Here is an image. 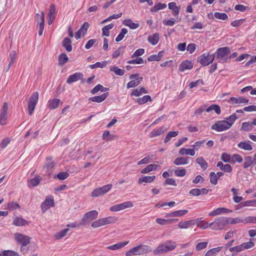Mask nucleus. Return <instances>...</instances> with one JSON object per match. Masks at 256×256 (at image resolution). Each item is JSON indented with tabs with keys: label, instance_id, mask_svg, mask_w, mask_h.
<instances>
[{
	"label": "nucleus",
	"instance_id": "nucleus-50",
	"mask_svg": "<svg viewBox=\"0 0 256 256\" xmlns=\"http://www.w3.org/2000/svg\"><path fill=\"white\" fill-rule=\"evenodd\" d=\"M254 160L251 156H247L244 158V168H247L248 167L252 166L254 164Z\"/></svg>",
	"mask_w": 256,
	"mask_h": 256
},
{
	"label": "nucleus",
	"instance_id": "nucleus-9",
	"mask_svg": "<svg viewBox=\"0 0 256 256\" xmlns=\"http://www.w3.org/2000/svg\"><path fill=\"white\" fill-rule=\"evenodd\" d=\"M112 184H108L101 188H96L92 192L91 196L95 198L102 196L108 192L112 189Z\"/></svg>",
	"mask_w": 256,
	"mask_h": 256
},
{
	"label": "nucleus",
	"instance_id": "nucleus-20",
	"mask_svg": "<svg viewBox=\"0 0 256 256\" xmlns=\"http://www.w3.org/2000/svg\"><path fill=\"white\" fill-rule=\"evenodd\" d=\"M232 210L225 208H218L212 212H210L209 214V216H216L222 214H226L232 212Z\"/></svg>",
	"mask_w": 256,
	"mask_h": 256
},
{
	"label": "nucleus",
	"instance_id": "nucleus-52",
	"mask_svg": "<svg viewBox=\"0 0 256 256\" xmlns=\"http://www.w3.org/2000/svg\"><path fill=\"white\" fill-rule=\"evenodd\" d=\"M238 118V117L236 116L235 114H233L228 118H226V120H225V122H226V123L228 124L229 125V127L230 128L234 122L236 121V120Z\"/></svg>",
	"mask_w": 256,
	"mask_h": 256
},
{
	"label": "nucleus",
	"instance_id": "nucleus-18",
	"mask_svg": "<svg viewBox=\"0 0 256 256\" xmlns=\"http://www.w3.org/2000/svg\"><path fill=\"white\" fill-rule=\"evenodd\" d=\"M84 74L82 72H76L70 75L66 80V82L68 84L82 80Z\"/></svg>",
	"mask_w": 256,
	"mask_h": 256
},
{
	"label": "nucleus",
	"instance_id": "nucleus-33",
	"mask_svg": "<svg viewBox=\"0 0 256 256\" xmlns=\"http://www.w3.org/2000/svg\"><path fill=\"white\" fill-rule=\"evenodd\" d=\"M158 167H160V166H158L157 164H150L148 165L144 168L142 169L141 170L140 172L142 174H147L152 171L156 170Z\"/></svg>",
	"mask_w": 256,
	"mask_h": 256
},
{
	"label": "nucleus",
	"instance_id": "nucleus-40",
	"mask_svg": "<svg viewBox=\"0 0 256 256\" xmlns=\"http://www.w3.org/2000/svg\"><path fill=\"white\" fill-rule=\"evenodd\" d=\"M13 224L16 226H24L28 224V222L22 218H16L13 220Z\"/></svg>",
	"mask_w": 256,
	"mask_h": 256
},
{
	"label": "nucleus",
	"instance_id": "nucleus-27",
	"mask_svg": "<svg viewBox=\"0 0 256 256\" xmlns=\"http://www.w3.org/2000/svg\"><path fill=\"white\" fill-rule=\"evenodd\" d=\"M193 65L190 61L183 62L179 66V70L181 72H184L186 70H190L192 68Z\"/></svg>",
	"mask_w": 256,
	"mask_h": 256
},
{
	"label": "nucleus",
	"instance_id": "nucleus-36",
	"mask_svg": "<svg viewBox=\"0 0 256 256\" xmlns=\"http://www.w3.org/2000/svg\"><path fill=\"white\" fill-rule=\"evenodd\" d=\"M60 102V100L58 98L50 100L48 102V107L50 109H55L58 108Z\"/></svg>",
	"mask_w": 256,
	"mask_h": 256
},
{
	"label": "nucleus",
	"instance_id": "nucleus-13",
	"mask_svg": "<svg viewBox=\"0 0 256 256\" xmlns=\"http://www.w3.org/2000/svg\"><path fill=\"white\" fill-rule=\"evenodd\" d=\"M134 204L132 202H125L120 204H116L110 208L112 212H118L127 208H132Z\"/></svg>",
	"mask_w": 256,
	"mask_h": 256
},
{
	"label": "nucleus",
	"instance_id": "nucleus-6",
	"mask_svg": "<svg viewBox=\"0 0 256 256\" xmlns=\"http://www.w3.org/2000/svg\"><path fill=\"white\" fill-rule=\"evenodd\" d=\"M230 49L228 47L219 48L216 52V58L221 63L226 62L228 60Z\"/></svg>",
	"mask_w": 256,
	"mask_h": 256
},
{
	"label": "nucleus",
	"instance_id": "nucleus-11",
	"mask_svg": "<svg viewBox=\"0 0 256 256\" xmlns=\"http://www.w3.org/2000/svg\"><path fill=\"white\" fill-rule=\"evenodd\" d=\"M130 78L132 80L127 84V88H134L138 86L142 80L143 78L139 76V74H132L130 76Z\"/></svg>",
	"mask_w": 256,
	"mask_h": 256
},
{
	"label": "nucleus",
	"instance_id": "nucleus-5",
	"mask_svg": "<svg viewBox=\"0 0 256 256\" xmlns=\"http://www.w3.org/2000/svg\"><path fill=\"white\" fill-rule=\"evenodd\" d=\"M228 224V219L226 217H220L215 220L214 222L210 224V228L214 230H222Z\"/></svg>",
	"mask_w": 256,
	"mask_h": 256
},
{
	"label": "nucleus",
	"instance_id": "nucleus-16",
	"mask_svg": "<svg viewBox=\"0 0 256 256\" xmlns=\"http://www.w3.org/2000/svg\"><path fill=\"white\" fill-rule=\"evenodd\" d=\"M54 205V200L53 198H46L44 201L41 204L42 210L43 212H46L51 206Z\"/></svg>",
	"mask_w": 256,
	"mask_h": 256
},
{
	"label": "nucleus",
	"instance_id": "nucleus-8",
	"mask_svg": "<svg viewBox=\"0 0 256 256\" xmlns=\"http://www.w3.org/2000/svg\"><path fill=\"white\" fill-rule=\"evenodd\" d=\"M38 92H34L30 97L28 102V112L30 115H32L35 109L38 100Z\"/></svg>",
	"mask_w": 256,
	"mask_h": 256
},
{
	"label": "nucleus",
	"instance_id": "nucleus-14",
	"mask_svg": "<svg viewBox=\"0 0 256 256\" xmlns=\"http://www.w3.org/2000/svg\"><path fill=\"white\" fill-rule=\"evenodd\" d=\"M228 124L226 123L225 120L217 121L215 124L212 125L211 127L212 130H215L218 132H222L229 129Z\"/></svg>",
	"mask_w": 256,
	"mask_h": 256
},
{
	"label": "nucleus",
	"instance_id": "nucleus-39",
	"mask_svg": "<svg viewBox=\"0 0 256 256\" xmlns=\"http://www.w3.org/2000/svg\"><path fill=\"white\" fill-rule=\"evenodd\" d=\"M238 147L241 149L244 150H251L252 149V147L248 142H240L238 145Z\"/></svg>",
	"mask_w": 256,
	"mask_h": 256
},
{
	"label": "nucleus",
	"instance_id": "nucleus-28",
	"mask_svg": "<svg viewBox=\"0 0 256 256\" xmlns=\"http://www.w3.org/2000/svg\"><path fill=\"white\" fill-rule=\"evenodd\" d=\"M54 166V164L53 162L50 159H47V162L46 164L44 167V170H45L46 174L50 175L52 171V169L53 168Z\"/></svg>",
	"mask_w": 256,
	"mask_h": 256
},
{
	"label": "nucleus",
	"instance_id": "nucleus-24",
	"mask_svg": "<svg viewBox=\"0 0 256 256\" xmlns=\"http://www.w3.org/2000/svg\"><path fill=\"white\" fill-rule=\"evenodd\" d=\"M108 95V93L106 92L100 96L90 97L88 98V100L92 102H101L106 100Z\"/></svg>",
	"mask_w": 256,
	"mask_h": 256
},
{
	"label": "nucleus",
	"instance_id": "nucleus-41",
	"mask_svg": "<svg viewBox=\"0 0 256 256\" xmlns=\"http://www.w3.org/2000/svg\"><path fill=\"white\" fill-rule=\"evenodd\" d=\"M72 41L70 38H66L63 40V46L66 48V50L70 52L72 50V46L71 45Z\"/></svg>",
	"mask_w": 256,
	"mask_h": 256
},
{
	"label": "nucleus",
	"instance_id": "nucleus-44",
	"mask_svg": "<svg viewBox=\"0 0 256 256\" xmlns=\"http://www.w3.org/2000/svg\"><path fill=\"white\" fill-rule=\"evenodd\" d=\"M123 24L132 29H136L140 26L138 24L133 22L132 20L129 19L125 20Z\"/></svg>",
	"mask_w": 256,
	"mask_h": 256
},
{
	"label": "nucleus",
	"instance_id": "nucleus-60",
	"mask_svg": "<svg viewBox=\"0 0 256 256\" xmlns=\"http://www.w3.org/2000/svg\"><path fill=\"white\" fill-rule=\"evenodd\" d=\"M68 60L66 54H62L58 57L59 64L61 66L64 65Z\"/></svg>",
	"mask_w": 256,
	"mask_h": 256
},
{
	"label": "nucleus",
	"instance_id": "nucleus-35",
	"mask_svg": "<svg viewBox=\"0 0 256 256\" xmlns=\"http://www.w3.org/2000/svg\"><path fill=\"white\" fill-rule=\"evenodd\" d=\"M178 154L180 155L186 154L194 156L195 155L196 152L194 149L182 148L180 150Z\"/></svg>",
	"mask_w": 256,
	"mask_h": 256
},
{
	"label": "nucleus",
	"instance_id": "nucleus-54",
	"mask_svg": "<svg viewBox=\"0 0 256 256\" xmlns=\"http://www.w3.org/2000/svg\"><path fill=\"white\" fill-rule=\"evenodd\" d=\"M222 248V247L218 246L208 250L204 256H214Z\"/></svg>",
	"mask_w": 256,
	"mask_h": 256
},
{
	"label": "nucleus",
	"instance_id": "nucleus-57",
	"mask_svg": "<svg viewBox=\"0 0 256 256\" xmlns=\"http://www.w3.org/2000/svg\"><path fill=\"white\" fill-rule=\"evenodd\" d=\"M108 61H104L102 62H98L94 64L90 65V67L92 69H94V68H104L106 66V65L108 64Z\"/></svg>",
	"mask_w": 256,
	"mask_h": 256
},
{
	"label": "nucleus",
	"instance_id": "nucleus-46",
	"mask_svg": "<svg viewBox=\"0 0 256 256\" xmlns=\"http://www.w3.org/2000/svg\"><path fill=\"white\" fill-rule=\"evenodd\" d=\"M40 23L39 26L38 34L39 36H42V34L44 26V13L43 12H42V16L40 17Z\"/></svg>",
	"mask_w": 256,
	"mask_h": 256
},
{
	"label": "nucleus",
	"instance_id": "nucleus-34",
	"mask_svg": "<svg viewBox=\"0 0 256 256\" xmlns=\"http://www.w3.org/2000/svg\"><path fill=\"white\" fill-rule=\"evenodd\" d=\"M188 157H180L176 158L174 163L176 165H184L188 163Z\"/></svg>",
	"mask_w": 256,
	"mask_h": 256
},
{
	"label": "nucleus",
	"instance_id": "nucleus-51",
	"mask_svg": "<svg viewBox=\"0 0 256 256\" xmlns=\"http://www.w3.org/2000/svg\"><path fill=\"white\" fill-rule=\"evenodd\" d=\"M135 101L138 103L140 104H143L148 101H152V98L150 96L146 95L142 98L135 99Z\"/></svg>",
	"mask_w": 256,
	"mask_h": 256
},
{
	"label": "nucleus",
	"instance_id": "nucleus-43",
	"mask_svg": "<svg viewBox=\"0 0 256 256\" xmlns=\"http://www.w3.org/2000/svg\"><path fill=\"white\" fill-rule=\"evenodd\" d=\"M195 220L197 226L200 227L202 229L204 230L210 227V224L207 222H204V220L200 219Z\"/></svg>",
	"mask_w": 256,
	"mask_h": 256
},
{
	"label": "nucleus",
	"instance_id": "nucleus-17",
	"mask_svg": "<svg viewBox=\"0 0 256 256\" xmlns=\"http://www.w3.org/2000/svg\"><path fill=\"white\" fill-rule=\"evenodd\" d=\"M90 26V24L88 22H84L80 30L76 32L75 38L76 40L80 38L82 36H84L87 32L88 28Z\"/></svg>",
	"mask_w": 256,
	"mask_h": 256
},
{
	"label": "nucleus",
	"instance_id": "nucleus-29",
	"mask_svg": "<svg viewBox=\"0 0 256 256\" xmlns=\"http://www.w3.org/2000/svg\"><path fill=\"white\" fill-rule=\"evenodd\" d=\"M168 8L172 10L173 15L178 16L180 12V7L177 6L175 2H171L168 4Z\"/></svg>",
	"mask_w": 256,
	"mask_h": 256
},
{
	"label": "nucleus",
	"instance_id": "nucleus-15",
	"mask_svg": "<svg viewBox=\"0 0 256 256\" xmlns=\"http://www.w3.org/2000/svg\"><path fill=\"white\" fill-rule=\"evenodd\" d=\"M8 110V104L6 102H4L2 109L0 110V124L1 125H4L6 124L7 119Z\"/></svg>",
	"mask_w": 256,
	"mask_h": 256
},
{
	"label": "nucleus",
	"instance_id": "nucleus-1",
	"mask_svg": "<svg viewBox=\"0 0 256 256\" xmlns=\"http://www.w3.org/2000/svg\"><path fill=\"white\" fill-rule=\"evenodd\" d=\"M176 244L174 242L168 240L164 243L160 244L156 249L154 250V255H160L169 251L172 250L176 248Z\"/></svg>",
	"mask_w": 256,
	"mask_h": 256
},
{
	"label": "nucleus",
	"instance_id": "nucleus-49",
	"mask_svg": "<svg viewBox=\"0 0 256 256\" xmlns=\"http://www.w3.org/2000/svg\"><path fill=\"white\" fill-rule=\"evenodd\" d=\"M110 71L114 72L116 75L118 76H123L124 74V70L116 66H112L110 68Z\"/></svg>",
	"mask_w": 256,
	"mask_h": 256
},
{
	"label": "nucleus",
	"instance_id": "nucleus-42",
	"mask_svg": "<svg viewBox=\"0 0 256 256\" xmlns=\"http://www.w3.org/2000/svg\"><path fill=\"white\" fill-rule=\"evenodd\" d=\"M163 56V52H160L158 54H153L148 58V60L150 62L152 61H159L161 60Z\"/></svg>",
	"mask_w": 256,
	"mask_h": 256
},
{
	"label": "nucleus",
	"instance_id": "nucleus-63",
	"mask_svg": "<svg viewBox=\"0 0 256 256\" xmlns=\"http://www.w3.org/2000/svg\"><path fill=\"white\" fill-rule=\"evenodd\" d=\"M128 32V30L127 29L125 28H122V30H121V32H120V34L116 38V42H120V40H122L124 36V35Z\"/></svg>",
	"mask_w": 256,
	"mask_h": 256
},
{
	"label": "nucleus",
	"instance_id": "nucleus-47",
	"mask_svg": "<svg viewBox=\"0 0 256 256\" xmlns=\"http://www.w3.org/2000/svg\"><path fill=\"white\" fill-rule=\"evenodd\" d=\"M178 219L165 220L162 218H157L156 221L158 224L164 226L166 224H170L174 220L178 221Z\"/></svg>",
	"mask_w": 256,
	"mask_h": 256
},
{
	"label": "nucleus",
	"instance_id": "nucleus-45",
	"mask_svg": "<svg viewBox=\"0 0 256 256\" xmlns=\"http://www.w3.org/2000/svg\"><path fill=\"white\" fill-rule=\"evenodd\" d=\"M159 40V34L156 33L148 37V41L152 45L156 44Z\"/></svg>",
	"mask_w": 256,
	"mask_h": 256
},
{
	"label": "nucleus",
	"instance_id": "nucleus-3",
	"mask_svg": "<svg viewBox=\"0 0 256 256\" xmlns=\"http://www.w3.org/2000/svg\"><path fill=\"white\" fill-rule=\"evenodd\" d=\"M116 220L117 218L116 217L109 216L93 222L91 226L93 228H98L104 225L114 223Z\"/></svg>",
	"mask_w": 256,
	"mask_h": 256
},
{
	"label": "nucleus",
	"instance_id": "nucleus-19",
	"mask_svg": "<svg viewBox=\"0 0 256 256\" xmlns=\"http://www.w3.org/2000/svg\"><path fill=\"white\" fill-rule=\"evenodd\" d=\"M249 102L248 99L245 98L244 97L240 96L238 98L232 97L228 100L229 103L232 104H248Z\"/></svg>",
	"mask_w": 256,
	"mask_h": 256
},
{
	"label": "nucleus",
	"instance_id": "nucleus-30",
	"mask_svg": "<svg viewBox=\"0 0 256 256\" xmlns=\"http://www.w3.org/2000/svg\"><path fill=\"white\" fill-rule=\"evenodd\" d=\"M128 244V242H120L112 246H108L107 248L110 250H116L124 248Z\"/></svg>",
	"mask_w": 256,
	"mask_h": 256
},
{
	"label": "nucleus",
	"instance_id": "nucleus-48",
	"mask_svg": "<svg viewBox=\"0 0 256 256\" xmlns=\"http://www.w3.org/2000/svg\"><path fill=\"white\" fill-rule=\"evenodd\" d=\"M40 180L39 176H36L28 182V187L36 186L40 184Z\"/></svg>",
	"mask_w": 256,
	"mask_h": 256
},
{
	"label": "nucleus",
	"instance_id": "nucleus-32",
	"mask_svg": "<svg viewBox=\"0 0 256 256\" xmlns=\"http://www.w3.org/2000/svg\"><path fill=\"white\" fill-rule=\"evenodd\" d=\"M102 138L104 140L108 141L118 138V136L111 134L108 130H105L102 134Z\"/></svg>",
	"mask_w": 256,
	"mask_h": 256
},
{
	"label": "nucleus",
	"instance_id": "nucleus-22",
	"mask_svg": "<svg viewBox=\"0 0 256 256\" xmlns=\"http://www.w3.org/2000/svg\"><path fill=\"white\" fill-rule=\"evenodd\" d=\"M210 190L202 188L201 189L199 188H194L191 190L189 193L194 196H198L202 194H208Z\"/></svg>",
	"mask_w": 256,
	"mask_h": 256
},
{
	"label": "nucleus",
	"instance_id": "nucleus-64",
	"mask_svg": "<svg viewBox=\"0 0 256 256\" xmlns=\"http://www.w3.org/2000/svg\"><path fill=\"white\" fill-rule=\"evenodd\" d=\"M214 16L218 20H226L228 19V16L226 13L216 12L214 14Z\"/></svg>",
	"mask_w": 256,
	"mask_h": 256
},
{
	"label": "nucleus",
	"instance_id": "nucleus-38",
	"mask_svg": "<svg viewBox=\"0 0 256 256\" xmlns=\"http://www.w3.org/2000/svg\"><path fill=\"white\" fill-rule=\"evenodd\" d=\"M196 162L204 170H206L208 167V164L204 160V158L202 156L198 157L196 159Z\"/></svg>",
	"mask_w": 256,
	"mask_h": 256
},
{
	"label": "nucleus",
	"instance_id": "nucleus-62",
	"mask_svg": "<svg viewBox=\"0 0 256 256\" xmlns=\"http://www.w3.org/2000/svg\"><path fill=\"white\" fill-rule=\"evenodd\" d=\"M230 251L232 252V256H234L237 252H242L243 250L242 245L237 246L234 247H232L229 249Z\"/></svg>",
	"mask_w": 256,
	"mask_h": 256
},
{
	"label": "nucleus",
	"instance_id": "nucleus-21",
	"mask_svg": "<svg viewBox=\"0 0 256 256\" xmlns=\"http://www.w3.org/2000/svg\"><path fill=\"white\" fill-rule=\"evenodd\" d=\"M167 130V128L164 126H162L154 130L150 134V138H153L159 136L164 134Z\"/></svg>",
	"mask_w": 256,
	"mask_h": 256
},
{
	"label": "nucleus",
	"instance_id": "nucleus-25",
	"mask_svg": "<svg viewBox=\"0 0 256 256\" xmlns=\"http://www.w3.org/2000/svg\"><path fill=\"white\" fill-rule=\"evenodd\" d=\"M188 212V210H176L171 213L167 214L166 217H180L186 214Z\"/></svg>",
	"mask_w": 256,
	"mask_h": 256
},
{
	"label": "nucleus",
	"instance_id": "nucleus-2",
	"mask_svg": "<svg viewBox=\"0 0 256 256\" xmlns=\"http://www.w3.org/2000/svg\"><path fill=\"white\" fill-rule=\"evenodd\" d=\"M150 246L146 245H138L130 248L126 252V256H132L144 254L149 253L152 251Z\"/></svg>",
	"mask_w": 256,
	"mask_h": 256
},
{
	"label": "nucleus",
	"instance_id": "nucleus-7",
	"mask_svg": "<svg viewBox=\"0 0 256 256\" xmlns=\"http://www.w3.org/2000/svg\"><path fill=\"white\" fill-rule=\"evenodd\" d=\"M98 216V212L96 210H93L86 212L83 216L80 224L82 226L86 225L90 223L93 220H96Z\"/></svg>",
	"mask_w": 256,
	"mask_h": 256
},
{
	"label": "nucleus",
	"instance_id": "nucleus-26",
	"mask_svg": "<svg viewBox=\"0 0 256 256\" xmlns=\"http://www.w3.org/2000/svg\"><path fill=\"white\" fill-rule=\"evenodd\" d=\"M216 166L219 167L220 170L226 172H230L232 170V167L230 164H224L222 162H218L216 164Z\"/></svg>",
	"mask_w": 256,
	"mask_h": 256
},
{
	"label": "nucleus",
	"instance_id": "nucleus-23",
	"mask_svg": "<svg viewBox=\"0 0 256 256\" xmlns=\"http://www.w3.org/2000/svg\"><path fill=\"white\" fill-rule=\"evenodd\" d=\"M195 224L196 220H192L187 221H182L178 224V226L180 228L186 229L194 225Z\"/></svg>",
	"mask_w": 256,
	"mask_h": 256
},
{
	"label": "nucleus",
	"instance_id": "nucleus-55",
	"mask_svg": "<svg viewBox=\"0 0 256 256\" xmlns=\"http://www.w3.org/2000/svg\"><path fill=\"white\" fill-rule=\"evenodd\" d=\"M108 90V88L104 87L102 85L98 84L92 90L91 93L93 94H96L98 91L102 92H106Z\"/></svg>",
	"mask_w": 256,
	"mask_h": 256
},
{
	"label": "nucleus",
	"instance_id": "nucleus-53",
	"mask_svg": "<svg viewBox=\"0 0 256 256\" xmlns=\"http://www.w3.org/2000/svg\"><path fill=\"white\" fill-rule=\"evenodd\" d=\"M0 256H19L18 254L13 250H4L0 252Z\"/></svg>",
	"mask_w": 256,
	"mask_h": 256
},
{
	"label": "nucleus",
	"instance_id": "nucleus-61",
	"mask_svg": "<svg viewBox=\"0 0 256 256\" xmlns=\"http://www.w3.org/2000/svg\"><path fill=\"white\" fill-rule=\"evenodd\" d=\"M166 7V4H165L158 3L156 4L151 9L152 12H157L160 10L165 8Z\"/></svg>",
	"mask_w": 256,
	"mask_h": 256
},
{
	"label": "nucleus",
	"instance_id": "nucleus-4",
	"mask_svg": "<svg viewBox=\"0 0 256 256\" xmlns=\"http://www.w3.org/2000/svg\"><path fill=\"white\" fill-rule=\"evenodd\" d=\"M228 223L230 224H236L239 223H244V224H248V223H253L256 224V217L248 216L246 217H242V218H228Z\"/></svg>",
	"mask_w": 256,
	"mask_h": 256
},
{
	"label": "nucleus",
	"instance_id": "nucleus-56",
	"mask_svg": "<svg viewBox=\"0 0 256 256\" xmlns=\"http://www.w3.org/2000/svg\"><path fill=\"white\" fill-rule=\"evenodd\" d=\"M253 128L252 124H251L250 122H244L242 124L241 128H240V130L244 131H250L252 130Z\"/></svg>",
	"mask_w": 256,
	"mask_h": 256
},
{
	"label": "nucleus",
	"instance_id": "nucleus-31",
	"mask_svg": "<svg viewBox=\"0 0 256 256\" xmlns=\"http://www.w3.org/2000/svg\"><path fill=\"white\" fill-rule=\"evenodd\" d=\"M156 178V176H142L138 180V184H142V182H148L150 183L152 182Z\"/></svg>",
	"mask_w": 256,
	"mask_h": 256
},
{
	"label": "nucleus",
	"instance_id": "nucleus-58",
	"mask_svg": "<svg viewBox=\"0 0 256 256\" xmlns=\"http://www.w3.org/2000/svg\"><path fill=\"white\" fill-rule=\"evenodd\" d=\"M212 110H214L217 114H220L221 111L220 107L217 104H212L208 108H206V111L207 112H210Z\"/></svg>",
	"mask_w": 256,
	"mask_h": 256
},
{
	"label": "nucleus",
	"instance_id": "nucleus-10",
	"mask_svg": "<svg viewBox=\"0 0 256 256\" xmlns=\"http://www.w3.org/2000/svg\"><path fill=\"white\" fill-rule=\"evenodd\" d=\"M214 54L210 55L208 52L204 53L199 58V60L202 65L206 66L212 64L214 60Z\"/></svg>",
	"mask_w": 256,
	"mask_h": 256
},
{
	"label": "nucleus",
	"instance_id": "nucleus-12",
	"mask_svg": "<svg viewBox=\"0 0 256 256\" xmlns=\"http://www.w3.org/2000/svg\"><path fill=\"white\" fill-rule=\"evenodd\" d=\"M14 236L15 240L20 244H28L31 240L29 236L19 232L15 233Z\"/></svg>",
	"mask_w": 256,
	"mask_h": 256
},
{
	"label": "nucleus",
	"instance_id": "nucleus-59",
	"mask_svg": "<svg viewBox=\"0 0 256 256\" xmlns=\"http://www.w3.org/2000/svg\"><path fill=\"white\" fill-rule=\"evenodd\" d=\"M69 230L70 229L68 228L56 233L54 234L55 238L57 240H58L64 238L66 236L67 232L69 231Z\"/></svg>",
	"mask_w": 256,
	"mask_h": 256
},
{
	"label": "nucleus",
	"instance_id": "nucleus-37",
	"mask_svg": "<svg viewBox=\"0 0 256 256\" xmlns=\"http://www.w3.org/2000/svg\"><path fill=\"white\" fill-rule=\"evenodd\" d=\"M148 92L144 87H141L140 88L134 89L131 93V96H139L142 94H147Z\"/></svg>",
	"mask_w": 256,
	"mask_h": 256
}]
</instances>
